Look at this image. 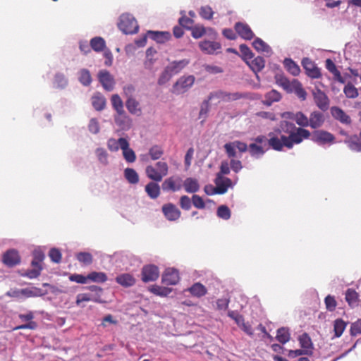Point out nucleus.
Returning <instances> with one entry per match:
<instances>
[{
    "instance_id": "1",
    "label": "nucleus",
    "mask_w": 361,
    "mask_h": 361,
    "mask_svg": "<svg viewBox=\"0 0 361 361\" xmlns=\"http://www.w3.org/2000/svg\"><path fill=\"white\" fill-rule=\"evenodd\" d=\"M310 130L296 128L295 125L287 121L280 122L279 128L268 133V138L260 135L255 138L256 144L262 145L267 142L269 147L278 152L286 147L290 149L295 145L300 144L303 140L309 139Z\"/></svg>"
},
{
    "instance_id": "2",
    "label": "nucleus",
    "mask_w": 361,
    "mask_h": 361,
    "mask_svg": "<svg viewBox=\"0 0 361 361\" xmlns=\"http://www.w3.org/2000/svg\"><path fill=\"white\" fill-rule=\"evenodd\" d=\"M33 259L31 262L32 269L27 270L25 276L30 279L37 278L42 270V263L45 258L44 252L39 250H35L32 252Z\"/></svg>"
},
{
    "instance_id": "3",
    "label": "nucleus",
    "mask_w": 361,
    "mask_h": 361,
    "mask_svg": "<svg viewBox=\"0 0 361 361\" xmlns=\"http://www.w3.org/2000/svg\"><path fill=\"white\" fill-rule=\"evenodd\" d=\"M215 183L216 187H213L212 185H206L204 187V192L207 195L224 194L228 190V188L231 186L232 181L230 178H221L219 174H218Z\"/></svg>"
},
{
    "instance_id": "4",
    "label": "nucleus",
    "mask_w": 361,
    "mask_h": 361,
    "mask_svg": "<svg viewBox=\"0 0 361 361\" xmlns=\"http://www.w3.org/2000/svg\"><path fill=\"white\" fill-rule=\"evenodd\" d=\"M118 27L125 34H134L138 31L139 27L135 18L126 13L121 16Z\"/></svg>"
},
{
    "instance_id": "5",
    "label": "nucleus",
    "mask_w": 361,
    "mask_h": 361,
    "mask_svg": "<svg viewBox=\"0 0 361 361\" xmlns=\"http://www.w3.org/2000/svg\"><path fill=\"white\" fill-rule=\"evenodd\" d=\"M242 97H243V95L240 92H228L222 90L212 92L208 96L209 100L211 102L213 100L216 101L215 104H219L221 102H230L240 99Z\"/></svg>"
},
{
    "instance_id": "6",
    "label": "nucleus",
    "mask_w": 361,
    "mask_h": 361,
    "mask_svg": "<svg viewBox=\"0 0 361 361\" xmlns=\"http://www.w3.org/2000/svg\"><path fill=\"white\" fill-rule=\"evenodd\" d=\"M195 78L193 75L182 76L173 85L172 92L180 94L186 92L194 84Z\"/></svg>"
},
{
    "instance_id": "7",
    "label": "nucleus",
    "mask_w": 361,
    "mask_h": 361,
    "mask_svg": "<svg viewBox=\"0 0 361 361\" xmlns=\"http://www.w3.org/2000/svg\"><path fill=\"white\" fill-rule=\"evenodd\" d=\"M311 140L319 145H331L334 143L335 142V136L324 130H317L312 133V134L310 133Z\"/></svg>"
},
{
    "instance_id": "8",
    "label": "nucleus",
    "mask_w": 361,
    "mask_h": 361,
    "mask_svg": "<svg viewBox=\"0 0 361 361\" xmlns=\"http://www.w3.org/2000/svg\"><path fill=\"white\" fill-rule=\"evenodd\" d=\"M224 147L229 158H235L236 157L235 149H238L240 152H245L247 149L249 150V146L239 140L226 143Z\"/></svg>"
},
{
    "instance_id": "9",
    "label": "nucleus",
    "mask_w": 361,
    "mask_h": 361,
    "mask_svg": "<svg viewBox=\"0 0 361 361\" xmlns=\"http://www.w3.org/2000/svg\"><path fill=\"white\" fill-rule=\"evenodd\" d=\"M183 188V180L178 176H173L164 180L162 189L165 191L176 192Z\"/></svg>"
},
{
    "instance_id": "10",
    "label": "nucleus",
    "mask_w": 361,
    "mask_h": 361,
    "mask_svg": "<svg viewBox=\"0 0 361 361\" xmlns=\"http://www.w3.org/2000/svg\"><path fill=\"white\" fill-rule=\"evenodd\" d=\"M141 275L142 281H154L159 278V271L157 266L153 264H148L142 267Z\"/></svg>"
},
{
    "instance_id": "11",
    "label": "nucleus",
    "mask_w": 361,
    "mask_h": 361,
    "mask_svg": "<svg viewBox=\"0 0 361 361\" xmlns=\"http://www.w3.org/2000/svg\"><path fill=\"white\" fill-rule=\"evenodd\" d=\"M165 218L170 221L178 220L181 215L179 209L173 203L164 204L161 207Z\"/></svg>"
},
{
    "instance_id": "12",
    "label": "nucleus",
    "mask_w": 361,
    "mask_h": 361,
    "mask_svg": "<svg viewBox=\"0 0 361 361\" xmlns=\"http://www.w3.org/2000/svg\"><path fill=\"white\" fill-rule=\"evenodd\" d=\"M302 65L306 74L312 78H319L322 76L320 69L309 58H305L302 61Z\"/></svg>"
},
{
    "instance_id": "13",
    "label": "nucleus",
    "mask_w": 361,
    "mask_h": 361,
    "mask_svg": "<svg viewBox=\"0 0 361 361\" xmlns=\"http://www.w3.org/2000/svg\"><path fill=\"white\" fill-rule=\"evenodd\" d=\"M282 117L293 119L295 121V123L299 126L298 128L305 129V127H307L310 125L309 118L306 115H305L302 111H298L295 114L290 112H284L282 114Z\"/></svg>"
},
{
    "instance_id": "14",
    "label": "nucleus",
    "mask_w": 361,
    "mask_h": 361,
    "mask_svg": "<svg viewBox=\"0 0 361 361\" xmlns=\"http://www.w3.org/2000/svg\"><path fill=\"white\" fill-rule=\"evenodd\" d=\"M2 261L6 266L12 267L20 262V257L17 250L11 249L4 254Z\"/></svg>"
},
{
    "instance_id": "15",
    "label": "nucleus",
    "mask_w": 361,
    "mask_h": 361,
    "mask_svg": "<svg viewBox=\"0 0 361 361\" xmlns=\"http://www.w3.org/2000/svg\"><path fill=\"white\" fill-rule=\"evenodd\" d=\"M234 29L238 35L245 40H251L255 36L250 27L247 23L238 22L235 24Z\"/></svg>"
},
{
    "instance_id": "16",
    "label": "nucleus",
    "mask_w": 361,
    "mask_h": 361,
    "mask_svg": "<svg viewBox=\"0 0 361 361\" xmlns=\"http://www.w3.org/2000/svg\"><path fill=\"white\" fill-rule=\"evenodd\" d=\"M178 271L174 268H168L162 275L161 281L165 285H175L179 281Z\"/></svg>"
},
{
    "instance_id": "17",
    "label": "nucleus",
    "mask_w": 361,
    "mask_h": 361,
    "mask_svg": "<svg viewBox=\"0 0 361 361\" xmlns=\"http://www.w3.org/2000/svg\"><path fill=\"white\" fill-rule=\"evenodd\" d=\"M286 91L288 93L295 92V94L302 100L306 99L307 92L303 89L302 84L296 79H293L292 81L289 80V85L286 89Z\"/></svg>"
},
{
    "instance_id": "18",
    "label": "nucleus",
    "mask_w": 361,
    "mask_h": 361,
    "mask_svg": "<svg viewBox=\"0 0 361 361\" xmlns=\"http://www.w3.org/2000/svg\"><path fill=\"white\" fill-rule=\"evenodd\" d=\"M18 317L21 319V321L28 322V323L16 326L15 328H13V330H20L25 329L34 330L37 329V324L35 322L32 321V319L34 318V314L32 312L29 311L26 314H20Z\"/></svg>"
},
{
    "instance_id": "19",
    "label": "nucleus",
    "mask_w": 361,
    "mask_h": 361,
    "mask_svg": "<svg viewBox=\"0 0 361 361\" xmlns=\"http://www.w3.org/2000/svg\"><path fill=\"white\" fill-rule=\"evenodd\" d=\"M98 78L105 90L108 91L113 90L115 83L114 80L108 71H100L98 73Z\"/></svg>"
},
{
    "instance_id": "20",
    "label": "nucleus",
    "mask_w": 361,
    "mask_h": 361,
    "mask_svg": "<svg viewBox=\"0 0 361 361\" xmlns=\"http://www.w3.org/2000/svg\"><path fill=\"white\" fill-rule=\"evenodd\" d=\"M344 143L348 147L356 152H361V130L358 135H347V138L345 139Z\"/></svg>"
},
{
    "instance_id": "21",
    "label": "nucleus",
    "mask_w": 361,
    "mask_h": 361,
    "mask_svg": "<svg viewBox=\"0 0 361 361\" xmlns=\"http://www.w3.org/2000/svg\"><path fill=\"white\" fill-rule=\"evenodd\" d=\"M331 114L336 120L343 124L349 126L352 123L350 117L340 107L332 106L331 108Z\"/></svg>"
},
{
    "instance_id": "22",
    "label": "nucleus",
    "mask_w": 361,
    "mask_h": 361,
    "mask_svg": "<svg viewBox=\"0 0 361 361\" xmlns=\"http://www.w3.org/2000/svg\"><path fill=\"white\" fill-rule=\"evenodd\" d=\"M121 149L123 150V155L127 162L133 163L136 159L134 151L129 148V143L126 138L121 137Z\"/></svg>"
},
{
    "instance_id": "23",
    "label": "nucleus",
    "mask_w": 361,
    "mask_h": 361,
    "mask_svg": "<svg viewBox=\"0 0 361 361\" xmlns=\"http://www.w3.org/2000/svg\"><path fill=\"white\" fill-rule=\"evenodd\" d=\"M314 99L318 106L322 111H326L329 106V100L326 94L320 90L314 93Z\"/></svg>"
},
{
    "instance_id": "24",
    "label": "nucleus",
    "mask_w": 361,
    "mask_h": 361,
    "mask_svg": "<svg viewBox=\"0 0 361 361\" xmlns=\"http://www.w3.org/2000/svg\"><path fill=\"white\" fill-rule=\"evenodd\" d=\"M114 121L116 124L123 130L129 129L131 126V119L127 116L125 111L116 113L114 116Z\"/></svg>"
},
{
    "instance_id": "25",
    "label": "nucleus",
    "mask_w": 361,
    "mask_h": 361,
    "mask_svg": "<svg viewBox=\"0 0 361 361\" xmlns=\"http://www.w3.org/2000/svg\"><path fill=\"white\" fill-rule=\"evenodd\" d=\"M324 116L322 113L314 111L310 115L309 122L312 128L317 129L322 126L324 123Z\"/></svg>"
},
{
    "instance_id": "26",
    "label": "nucleus",
    "mask_w": 361,
    "mask_h": 361,
    "mask_svg": "<svg viewBox=\"0 0 361 361\" xmlns=\"http://www.w3.org/2000/svg\"><path fill=\"white\" fill-rule=\"evenodd\" d=\"M199 47L203 52L208 54H212L216 51L221 49L220 43L211 41L200 42L199 44Z\"/></svg>"
},
{
    "instance_id": "27",
    "label": "nucleus",
    "mask_w": 361,
    "mask_h": 361,
    "mask_svg": "<svg viewBox=\"0 0 361 361\" xmlns=\"http://www.w3.org/2000/svg\"><path fill=\"white\" fill-rule=\"evenodd\" d=\"M188 63L189 61L188 59L174 61L167 66L166 68L173 76L179 73Z\"/></svg>"
},
{
    "instance_id": "28",
    "label": "nucleus",
    "mask_w": 361,
    "mask_h": 361,
    "mask_svg": "<svg viewBox=\"0 0 361 361\" xmlns=\"http://www.w3.org/2000/svg\"><path fill=\"white\" fill-rule=\"evenodd\" d=\"M183 187L188 193H195L200 190L199 182L194 178H187L183 180Z\"/></svg>"
},
{
    "instance_id": "29",
    "label": "nucleus",
    "mask_w": 361,
    "mask_h": 361,
    "mask_svg": "<svg viewBox=\"0 0 361 361\" xmlns=\"http://www.w3.org/2000/svg\"><path fill=\"white\" fill-rule=\"evenodd\" d=\"M281 97V94L279 92L271 90L264 94V100L262 101V103L267 106H270L273 103L279 102Z\"/></svg>"
},
{
    "instance_id": "30",
    "label": "nucleus",
    "mask_w": 361,
    "mask_h": 361,
    "mask_svg": "<svg viewBox=\"0 0 361 361\" xmlns=\"http://www.w3.org/2000/svg\"><path fill=\"white\" fill-rule=\"evenodd\" d=\"M126 106L131 114L139 116L142 113L139 102L132 97H128L126 102Z\"/></svg>"
},
{
    "instance_id": "31",
    "label": "nucleus",
    "mask_w": 361,
    "mask_h": 361,
    "mask_svg": "<svg viewBox=\"0 0 361 361\" xmlns=\"http://www.w3.org/2000/svg\"><path fill=\"white\" fill-rule=\"evenodd\" d=\"M92 104L95 110L102 111L106 106V99L99 92L95 93L92 97Z\"/></svg>"
},
{
    "instance_id": "32",
    "label": "nucleus",
    "mask_w": 361,
    "mask_h": 361,
    "mask_svg": "<svg viewBox=\"0 0 361 361\" xmlns=\"http://www.w3.org/2000/svg\"><path fill=\"white\" fill-rule=\"evenodd\" d=\"M148 35L158 43H164L171 37V34L168 32L149 31Z\"/></svg>"
},
{
    "instance_id": "33",
    "label": "nucleus",
    "mask_w": 361,
    "mask_h": 361,
    "mask_svg": "<svg viewBox=\"0 0 361 361\" xmlns=\"http://www.w3.org/2000/svg\"><path fill=\"white\" fill-rule=\"evenodd\" d=\"M145 192L150 198L156 199L160 195V187L157 183L149 182L145 186Z\"/></svg>"
},
{
    "instance_id": "34",
    "label": "nucleus",
    "mask_w": 361,
    "mask_h": 361,
    "mask_svg": "<svg viewBox=\"0 0 361 361\" xmlns=\"http://www.w3.org/2000/svg\"><path fill=\"white\" fill-rule=\"evenodd\" d=\"M116 281L120 285L126 287L131 286L135 283V278L130 274H121L116 278Z\"/></svg>"
},
{
    "instance_id": "35",
    "label": "nucleus",
    "mask_w": 361,
    "mask_h": 361,
    "mask_svg": "<svg viewBox=\"0 0 361 361\" xmlns=\"http://www.w3.org/2000/svg\"><path fill=\"white\" fill-rule=\"evenodd\" d=\"M90 44L91 48L96 52H100L106 47L105 40L101 37H93L90 40Z\"/></svg>"
},
{
    "instance_id": "36",
    "label": "nucleus",
    "mask_w": 361,
    "mask_h": 361,
    "mask_svg": "<svg viewBox=\"0 0 361 361\" xmlns=\"http://www.w3.org/2000/svg\"><path fill=\"white\" fill-rule=\"evenodd\" d=\"M145 172L147 176L156 182H160L162 180L161 176L160 173L158 171L157 169H155L153 166L149 165L146 167Z\"/></svg>"
},
{
    "instance_id": "37",
    "label": "nucleus",
    "mask_w": 361,
    "mask_h": 361,
    "mask_svg": "<svg viewBox=\"0 0 361 361\" xmlns=\"http://www.w3.org/2000/svg\"><path fill=\"white\" fill-rule=\"evenodd\" d=\"M249 66L254 72H259L264 68L265 61L263 57L257 56L250 61Z\"/></svg>"
},
{
    "instance_id": "38",
    "label": "nucleus",
    "mask_w": 361,
    "mask_h": 361,
    "mask_svg": "<svg viewBox=\"0 0 361 361\" xmlns=\"http://www.w3.org/2000/svg\"><path fill=\"white\" fill-rule=\"evenodd\" d=\"M284 66L287 71L293 75H298L300 72V67L290 59L284 60Z\"/></svg>"
},
{
    "instance_id": "39",
    "label": "nucleus",
    "mask_w": 361,
    "mask_h": 361,
    "mask_svg": "<svg viewBox=\"0 0 361 361\" xmlns=\"http://www.w3.org/2000/svg\"><path fill=\"white\" fill-rule=\"evenodd\" d=\"M276 338L282 344L286 343L290 338V334L288 329L282 327L277 330Z\"/></svg>"
},
{
    "instance_id": "40",
    "label": "nucleus",
    "mask_w": 361,
    "mask_h": 361,
    "mask_svg": "<svg viewBox=\"0 0 361 361\" xmlns=\"http://www.w3.org/2000/svg\"><path fill=\"white\" fill-rule=\"evenodd\" d=\"M78 80L84 86H88L92 82V77L90 71L87 69H81L79 72Z\"/></svg>"
},
{
    "instance_id": "41",
    "label": "nucleus",
    "mask_w": 361,
    "mask_h": 361,
    "mask_svg": "<svg viewBox=\"0 0 361 361\" xmlns=\"http://www.w3.org/2000/svg\"><path fill=\"white\" fill-rule=\"evenodd\" d=\"M262 145H257L256 143H251L249 145V152L252 157H259L265 153Z\"/></svg>"
},
{
    "instance_id": "42",
    "label": "nucleus",
    "mask_w": 361,
    "mask_h": 361,
    "mask_svg": "<svg viewBox=\"0 0 361 361\" xmlns=\"http://www.w3.org/2000/svg\"><path fill=\"white\" fill-rule=\"evenodd\" d=\"M346 323L342 319L334 321V331L336 337H340L346 327Z\"/></svg>"
},
{
    "instance_id": "43",
    "label": "nucleus",
    "mask_w": 361,
    "mask_h": 361,
    "mask_svg": "<svg viewBox=\"0 0 361 361\" xmlns=\"http://www.w3.org/2000/svg\"><path fill=\"white\" fill-rule=\"evenodd\" d=\"M124 175L127 180L132 184H135L139 181L137 173L133 169L127 168L124 171Z\"/></svg>"
},
{
    "instance_id": "44",
    "label": "nucleus",
    "mask_w": 361,
    "mask_h": 361,
    "mask_svg": "<svg viewBox=\"0 0 361 361\" xmlns=\"http://www.w3.org/2000/svg\"><path fill=\"white\" fill-rule=\"evenodd\" d=\"M343 92L348 98L355 99L358 96L357 89L350 82L345 85Z\"/></svg>"
},
{
    "instance_id": "45",
    "label": "nucleus",
    "mask_w": 361,
    "mask_h": 361,
    "mask_svg": "<svg viewBox=\"0 0 361 361\" xmlns=\"http://www.w3.org/2000/svg\"><path fill=\"white\" fill-rule=\"evenodd\" d=\"M299 342L302 349H308L310 350H312V343L310 337L307 333H304L301 336H300Z\"/></svg>"
},
{
    "instance_id": "46",
    "label": "nucleus",
    "mask_w": 361,
    "mask_h": 361,
    "mask_svg": "<svg viewBox=\"0 0 361 361\" xmlns=\"http://www.w3.org/2000/svg\"><path fill=\"white\" fill-rule=\"evenodd\" d=\"M76 259L82 264L85 265H89L92 264L93 258L92 255L86 252H80L76 255Z\"/></svg>"
},
{
    "instance_id": "47",
    "label": "nucleus",
    "mask_w": 361,
    "mask_h": 361,
    "mask_svg": "<svg viewBox=\"0 0 361 361\" xmlns=\"http://www.w3.org/2000/svg\"><path fill=\"white\" fill-rule=\"evenodd\" d=\"M113 108L116 110V113L124 111L123 103L119 95L113 94L111 99Z\"/></svg>"
},
{
    "instance_id": "48",
    "label": "nucleus",
    "mask_w": 361,
    "mask_h": 361,
    "mask_svg": "<svg viewBox=\"0 0 361 361\" xmlns=\"http://www.w3.org/2000/svg\"><path fill=\"white\" fill-rule=\"evenodd\" d=\"M190 30H191V35L195 39H199L206 33V28L201 25L192 26Z\"/></svg>"
},
{
    "instance_id": "49",
    "label": "nucleus",
    "mask_w": 361,
    "mask_h": 361,
    "mask_svg": "<svg viewBox=\"0 0 361 361\" xmlns=\"http://www.w3.org/2000/svg\"><path fill=\"white\" fill-rule=\"evenodd\" d=\"M253 47L258 51L268 52L270 47L260 38H256L252 42Z\"/></svg>"
},
{
    "instance_id": "50",
    "label": "nucleus",
    "mask_w": 361,
    "mask_h": 361,
    "mask_svg": "<svg viewBox=\"0 0 361 361\" xmlns=\"http://www.w3.org/2000/svg\"><path fill=\"white\" fill-rule=\"evenodd\" d=\"M214 11L209 6H202L200 9V16L205 20H211L214 16Z\"/></svg>"
},
{
    "instance_id": "51",
    "label": "nucleus",
    "mask_w": 361,
    "mask_h": 361,
    "mask_svg": "<svg viewBox=\"0 0 361 361\" xmlns=\"http://www.w3.org/2000/svg\"><path fill=\"white\" fill-rule=\"evenodd\" d=\"M164 154V151L161 147L154 145L149 150V154L152 160H157L161 157Z\"/></svg>"
},
{
    "instance_id": "52",
    "label": "nucleus",
    "mask_w": 361,
    "mask_h": 361,
    "mask_svg": "<svg viewBox=\"0 0 361 361\" xmlns=\"http://www.w3.org/2000/svg\"><path fill=\"white\" fill-rule=\"evenodd\" d=\"M217 216L224 220H228L231 217V210L226 205H221L217 209Z\"/></svg>"
},
{
    "instance_id": "53",
    "label": "nucleus",
    "mask_w": 361,
    "mask_h": 361,
    "mask_svg": "<svg viewBox=\"0 0 361 361\" xmlns=\"http://www.w3.org/2000/svg\"><path fill=\"white\" fill-rule=\"evenodd\" d=\"M88 281L91 280L96 282H104L107 277L105 274L102 272H92L87 275Z\"/></svg>"
},
{
    "instance_id": "54",
    "label": "nucleus",
    "mask_w": 361,
    "mask_h": 361,
    "mask_svg": "<svg viewBox=\"0 0 361 361\" xmlns=\"http://www.w3.org/2000/svg\"><path fill=\"white\" fill-rule=\"evenodd\" d=\"M54 84L57 87L63 88L67 85L68 81L63 74L57 73L54 78Z\"/></svg>"
},
{
    "instance_id": "55",
    "label": "nucleus",
    "mask_w": 361,
    "mask_h": 361,
    "mask_svg": "<svg viewBox=\"0 0 361 361\" xmlns=\"http://www.w3.org/2000/svg\"><path fill=\"white\" fill-rule=\"evenodd\" d=\"M96 154L98 160L104 165L108 164V154L103 148H98L96 150Z\"/></svg>"
},
{
    "instance_id": "56",
    "label": "nucleus",
    "mask_w": 361,
    "mask_h": 361,
    "mask_svg": "<svg viewBox=\"0 0 361 361\" xmlns=\"http://www.w3.org/2000/svg\"><path fill=\"white\" fill-rule=\"evenodd\" d=\"M312 354V350H308V349H298V350H290L288 352V357L295 358L298 356L307 355H310Z\"/></svg>"
},
{
    "instance_id": "57",
    "label": "nucleus",
    "mask_w": 361,
    "mask_h": 361,
    "mask_svg": "<svg viewBox=\"0 0 361 361\" xmlns=\"http://www.w3.org/2000/svg\"><path fill=\"white\" fill-rule=\"evenodd\" d=\"M172 77L173 75L166 67L158 79V84L159 85H163L169 82Z\"/></svg>"
},
{
    "instance_id": "58",
    "label": "nucleus",
    "mask_w": 361,
    "mask_h": 361,
    "mask_svg": "<svg viewBox=\"0 0 361 361\" xmlns=\"http://www.w3.org/2000/svg\"><path fill=\"white\" fill-rule=\"evenodd\" d=\"M324 302L327 310L330 312L335 310L337 302L334 297L331 296V295H328L324 299Z\"/></svg>"
},
{
    "instance_id": "59",
    "label": "nucleus",
    "mask_w": 361,
    "mask_h": 361,
    "mask_svg": "<svg viewBox=\"0 0 361 361\" xmlns=\"http://www.w3.org/2000/svg\"><path fill=\"white\" fill-rule=\"evenodd\" d=\"M179 204L183 210H189L192 206V199L187 195H182L180 197Z\"/></svg>"
},
{
    "instance_id": "60",
    "label": "nucleus",
    "mask_w": 361,
    "mask_h": 361,
    "mask_svg": "<svg viewBox=\"0 0 361 361\" xmlns=\"http://www.w3.org/2000/svg\"><path fill=\"white\" fill-rule=\"evenodd\" d=\"M178 22L181 27H183L187 30H190L194 24V20L192 18L187 17L186 16H183L180 18Z\"/></svg>"
},
{
    "instance_id": "61",
    "label": "nucleus",
    "mask_w": 361,
    "mask_h": 361,
    "mask_svg": "<svg viewBox=\"0 0 361 361\" xmlns=\"http://www.w3.org/2000/svg\"><path fill=\"white\" fill-rule=\"evenodd\" d=\"M49 256L51 260L55 263H59L61 260V253L59 249L51 248L49 250Z\"/></svg>"
},
{
    "instance_id": "62",
    "label": "nucleus",
    "mask_w": 361,
    "mask_h": 361,
    "mask_svg": "<svg viewBox=\"0 0 361 361\" xmlns=\"http://www.w3.org/2000/svg\"><path fill=\"white\" fill-rule=\"evenodd\" d=\"M275 80L276 83L279 86L283 87L285 90L288 87V85H289V80L283 75H276Z\"/></svg>"
},
{
    "instance_id": "63",
    "label": "nucleus",
    "mask_w": 361,
    "mask_h": 361,
    "mask_svg": "<svg viewBox=\"0 0 361 361\" xmlns=\"http://www.w3.org/2000/svg\"><path fill=\"white\" fill-rule=\"evenodd\" d=\"M190 293H206V288L200 283H195L188 288Z\"/></svg>"
},
{
    "instance_id": "64",
    "label": "nucleus",
    "mask_w": 361,
    "mask_h": 361,
    "mask_svg": "<svg viewBox=\"0 0 361 361\" xmlns=\"http://www.w3.org/2000/svg\"><path fill=\"white\" fill-rule=\"evenodd\" d=\"M350 332L353 336L361 334V319L352 324Z\"/></svg>"
}]
</instances>
